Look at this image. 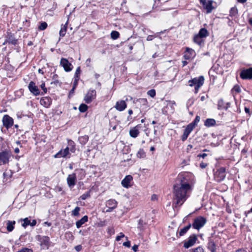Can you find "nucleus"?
<instances>
[{
    "mask_svg": "<svg viewBox=\"0 0 252 252\" xmlns=\"http://www.w3.org/2000/svg\"><path fill=\"white\" fill-rule=\"evenodd\" d=\"M192 190V186L187 178L179 176L173 187V204L175 207L182 206L190 196Z\"/></svg>",
    "mask_w": 252,
    "mask_h": 252,
    "instance_id": "nucleus-1",
    "label": "nucleus"
},
{
    "mask_svg": "<svg viewBox=\"0 0 252 252\" xmlns=\"http://www.w3.org/2000/svg\"><path fill=\"white\" fill-rule=\"evenodd\" d=\"M76 151L75 143L71 140L68 141V145L64 149H61L56 155H54L55 158H70L71 153H75Z\"/></svg>",
    "mask_w": 252,
    "mask_h": 252,
    "instance_id": "nucleus-2",
    "label": "nucleus"
},
{
    "mask_svg": "<svg viewBox=\"0 0 252 252\" xmlns=\"http://www.w3.org/2000/svg\"><path fill=\"white\" fill-rule=\"evenodd\" d=\"M204 78L203 76L195 77L189 81V85L190 87H194V93L197 94L200 88L203 85Z\"/></svg>",
    "mask_w": 252,
    "mask_h": 252,
    "instance_id": "nucleus-3",
    "label": "nucleus"
},
{
    "mask_svg": "<svg viewBox=\"0 0 252 252\" xmlns=\"http://www.w3.org/2000/svg\"><path fill=\"white\" fill-rule=\"evenodd\" d=\"M36 239L40 242V245L43 249H48L50 245V241L49 237L39 235L36 236Z\"/></svg>",
    "mask_w": 252,
    "mask_h": 252,
    "instance_id": "nucleus-4",
    "label": "nucleus"
},
{
    "mask_svg": "<svg viewBox=\"0 0 252 252\" xmlns=\"http://www.w3.org/2000/svg\"><path fill=\"white\" fill-rule=\"evenodd\" d=\"M206 221L207 220L204 217H198L194 220L192 226L195 229L199 230L206 224Z\"/></svg>",
    "mask_w": 252,
    "mask_h": 252,
    "instance_id": "nucleus-5",
    "label": "nucleus"
},
{
    "mask_svg": "<svg viewBox=\"0 0 252 252\" xmlns=\"http://www.w3.org/2000/svg\"><path fill=\"white\" fill-rule=\"evenodd\" d=\"M225 175V168L221 167L215 172L214 178L216 181L220 182L224 179Z\"/></svg>",
    "mask_w": 252,
    "mask_h": 252,
    "instance_id": "nucleus-6",
    "label": "nucleus"
},
{
    "mask_svg": "<svg viewBox=\"0 0 252 252\" xmlns=\"http://www.w3.org/2000/svg\"><path fill=\"white\" fill-rule=\"evenodd\" d=\"M11 154L9 151H4L0 152V165L8 163Z\"/></svg>",
    "mask_w": 252,
    "mask_h": 252,
    "instance_id": "nucleus-7",
    "label": "nucleus"
},
{
    "mask_svg": "<svg viewBox=\"0 0 252 252\" xmlns=\"http://www.w3.org/2000/svg\"><path fill=\"white\" fill-rule=\"evenodd\" d=\"M240 76L243 80L252 79V67L242 70Z\"/></svg>",
    "mask_w": 252,
    "mask_h": 252,
    "instance_id": "nucleus-8",
    "label": "nucleus"
},
{
    "mask_svg": "<svg viewBox=\"0 0 252 252\" xmlns=\"http://www.w3.org/2000/svg\"><path fill=\"white\" fill-rule=\"evenodd\" d=\"M60 65L63 68L66 72L71 71L73 68V66L68 60L65 58H62L60 61Z\"/></svg>",
    "mask_w": 252,
    "mask_h": 252,
    "instance_id": "nucleus-9",
    "label": "nucleus"
},
{
    "mask_svg": "<svg viewBox=\"0 0 252 252\" xmlns=\"http://www.w3.org/2000/svg\"><path fill=\"white\" fill-rule=\"evenodd\" d=\"M197 240V236L195 234L191 235L188 238V240L184 243V247L186 249H188L195 245Z\"/></svg>",
    "mask_w": 252,
    "mask_h": 252,
    "instance_id": "nucleus-10",
    "label": "nucleus"
},
{
    "mask_svg": "<svg viewBox=\"0 0 252 252\" xmlns=\"http://www.w3.org/2000/svg\"><path fill=\"white\" fill-rule=\"evenodd\" d=\"M96 97V91L94 90H89L84 97V101L87 103H89L95 99Z\"/></svg>",
    "mask_w": 252,
    "mask_h": 252,
    "instance_id": "nucleus-11",
    "label": "nucleus"
},
{
    "mask_svg": "<svg viewBox=\"0 0 252 252\" xmlns=\"http://www.w3.org/2000/svg\"><path fill=\"white\" fill-rule=\"evenodd\" d=\"M2 123L7 129L11 127L14 123L13 119L7 115H5L2 118Z\"/></svg>",
    "mask_w": 252,
    "mask_h": 252,
    "instance_id": "nucleus-12",
    "label": "nucleus"
},
{
    "mask_svg": "<svg viewBox=\"0 0 252 252\" xmlns=\"http://www.w3.org/2000/svg\"><path fill=\"white\" fill-rule=\"evenodd\" d=\"M200 3L203 5V7L207 10V13H211L213 9L212 1L207 0H199Z\"/></svg>",
    "mask_w": 252,
    "mask_h": 252,
    "instance_id": "nucleus-13",
    "label": "nucleus"
},
{
    "mask_svg": "<svg viewBox=\"0 0 252 252\" xmlns=\"http://www.w3.org/2000/svg\"><path fill=\"white\" fill-rule=\"evenodd\" d=\"M193 128H194L193 124H189L187 126L186 129L184 130V133L182 136V141H184L187 139L189 133L192 131Z\"/></svg>",
    "mask_w": 252,
    "mask_h": 252,
    "instance_id": "nucleus-14",
    "label": "nucleus"
},
{
    "mask_svg": "<svg viewBox=\"0 0 252 252\" xmlns=\"http://www.w3.org/2000/svg\"><path fill=\"white\" fill-rule=\"evenodd\" d=\"M28 88L30 91L34 95H38L40 94V91L37 86H36L35 83L33 81H31L30 82L28 86Z\"/></svg>",
    "mask_w": 252,
    "mask_h": 252,
    "instance_id": "nucleus-15",
    "label": "nucleus"
},
{
    "mask_svg": "<svg viewBox=\"0 0 252 252\" xmlns=\"http://www.w3.org/2000/svg\"><path fill=\"white\" fill-rule=\"evenodd\" d=\"M67 183L68 187L70 188L73 187L76 184V176L75 173L70 174L67 178Z\"/></svg>",
    "mask_w": 252,
    "mask_h": 252,
    "instance_id": "nucleus-16",
    "label": "nucleus"
},
{
    "mask_svg": "<svg viewBox=\"0 0 252 252\" xmlns=\"http://www.w3.org/2000/svg\"><path fill=\"white\" fill-rule=\"evenodd\" d=\"M127 106V104L124 100H119L118 101L115 106V109L119 111H124Z\"/></svg>",
    "mask_w": 252,
    "mask_h": 252,
    "instance_id": "nucleus-17",
    "label": "nucleus"
},
{
    "mask_svg": "<svg viewBox=\"0 0 252 252\" xmlns=\"http://www.w3.org/2000/svg\"><path fill=\"white\" fill-rule=\"evenodd\" d=\"M132 177L131 175H127L122 181V185L126 188H128L131 186V182L132 180Z\"/></svg>",
    "mask_w": 252,
    "mask_h": 252,
    "instance_id": "nucleus-18",
    "label": "nucleus"
},
{
    "mask_svg": "<svg viewBox=\"0 0 252 252\" xmlns=\"http://www.w3.org/2000/svg\"><path fill=\"white\" fill-rule=\"evenodd\" d=\"M141 127L140 125H138L131 128L129 130V135L131 137L136 138L139 134V128Z\"/></svg>",
    "mask_w": 252,
    "mask_h": 252,
    "instance_id": "nucleus-19",
    "label": "nucleus"
},
{
    "mask_svg": "<svg viewBox=\"0 0 252 252\" xmlns=\"http://www.w3.org/2000/svg\"><path fill=\"white\" fill-rule=\"evenodd\" d=\"M41 105L44 106L45 107H49L52 103V99L49 97H44L41 98L40 100Z\"/></svg>",
    "mask_w": 252,
    "mask_h": 252,
    "instance_id": "nucleus-20",
    "label": "nucleus"
},
{
    "mask_svg": "<svg viewBox=\"0 0 252 252\" xmlns=\"http://www.w3.org/2000/svg\"><path fill=\"white\" fill-rule=\"evenodd\" d=\"M136 102L140 104V107L146 109L148 108V101L146 98H140L136 100Z\"/></svg>",
    "mask_w": 252,
    "mask_h": 252,
    "instance_id": "nucleus-21",
    "label": "nucleus"
},
{
    "mask_svg": "<svg viewBox=\"0 0 252 252\" xmlns=\"http://www.w3.org/2000/svg\"><path fill=\"white\" fill-rule=\"evenodd\" d=\"M88 220V217L87 216H84L82 219L78 220L76 222V225L77 228H80L82 224L87 222Z\"/></svg>",
    "mask_w": 252,
    "mask_h": 252,
    "instance_id": "nucleus-22",
    "label": "nucleus"
},
{
    "mask_svg": "<svg viewBox=\"0 0 252 252\" xmlns=\"http://www.w3.org/2000/svg\"><path fill=\"white\" fill-rule=\"evenodd\" d=\"M117 202L114 199H110L106 203L107 207H110L111 209H115L117 206Z\"/></svg>",
    "mask_w": 252,
    "mask_h": 252,
    "instance_id": "nucleus-23",
    "label": "nucleus"
},
{
    "mask_svg": "<svg viewBox=\"0 0 252 252\" xmlns=\"http://www.w3.org/2000/svg\"><path fill=\"white\" fill-rule=\"evenodd\" d=\"M193 41L195 43L201 46L204 44V40L203 38L200 37L198 34L195 35L193 38Z\"/></svg>",
    "mask_w": 252,
    "mask_h": 252,
    "instance_id": "nucleus-24",
    "label": "nucleus"
},
{
    "mask_svg": "<svg viewBox=\"0 0 252 252\" xmlns=\"http://www.w3.org/2000/svg\"><path fill=\"white\" fill-rule=\"evenodd\" d=\"M15 221L8 220L6 223V229L8 232H11L14 228Z\"/></svg>",
    "mask_w": 252,
    "mask_h": 252,
    "instance_id": "nucleus-25",
    "label": "nucleus"
},
{
    "mask_svg": "<svg viewBox=\"0 0 252 252\" xmlns=\"http://www.w3.org/2000/svg\"><path fill=\"white\" fill-rule=\"evenodd\" d=\"M208 249L211 252H216V245L214 241H210L208 244Z\"/></svg>",
    "mask_w": 252,
    "mask_h": 252,
    "instance_id": "nucleus-26",
    "label": "nucleus"
},
{
    "mask_svg": "<svg viewBox=\"0 0 252 252\" xmlns=\"http://www.w3.org/2000/svg\"><path fill=\"white\" fill-rule=\"evenodd\" d=\"M197 34L203 38L208 36L209 33L206 29L201 28Z\"/></svg>",
    "mask_w": 252,
    "mask_h": 252,
    "instance_id": "nucleus-27",
    "label": "nucleus"
},
{
    "mask_svg": "<svg viewBox=\"0 0 252 252\" xmlns=\"http://www.w3.org/2000/svg\"><path fill=\"white\" fill-rule=\"evenodd\" d=\"M216 121L213 119H207L205 121L204 125L207 127H210L215 126Z\"/></svg>",
    "mask_w": 252,
    "mask_h": 252,
    "instance_id": "nucleus-28",
    "label": "nucleus"
},
{
    "mask_svg": "<svg viewBox=\"0 0 252 252\" xmlns=\"http://www.w3.org/2000/svg\"><path fill=\"white\" fill-rule=\"evenodd\" d=\"M17 42V40L12 36L10 35L8 37V39L5 41L3 44L4 45L5 43H8L12 45H16Z\"/></svg>",
    "mask_w": 252,
    "mask_h": 252,
    "instance_id": "nucleus-29",
    "label": "nucleus"
},
{
    "mask_svg": "<svg viewBox=\"0 0 252 252\" xmlns=\"http://www.w3.org/2000/svg\"><path fill=\"white\" fill-rule=\"evenodd\" d=\"M68 22L67 21L64 25H62L60 31V36L63 37L65 35L67 27Z\"/></svg>",
    "mask_w": 252,
    "mask_h": 252,
    "instance_id": "nucleus-30",
    "label": "nucleus"
},
{
    "mask_svg": "<svg viewBox=\"0 0 252 252\" xmlns=\"http://www.w3.org/2000/svg\"><path fill=\"white\" fill-rule=\"evenodd\" d=\"M191 224H189L188 225L185 226L183 228L181 229L179 232V235L180 236H183L185 234L187 233L188 230L190 228Z\"/></svg>",
    "mask_w": 252,
    "mask_h": 252,
    "instance_id": "nucleus-31",
    "label": "nucleus"
},
{
    "mask_svg": "<svg viewBox=\"0 0 252 252\" xmlns=\"http://www.w3.org/2000/svg\"><path fill=\"white\" fill-rule=\"evenodd\" d=\"M218 108L219 110L225 109H227L228 108V106H225L224 105V102L222 100H220L218 101Z\"/></svg>",
    "mask_w": 252,
    "mask_h": 252,
    "instance_id": "nucleus-32",
    "label": "nucleus"
},
{
    "mask_svg": "<svg viewBox=\"0 0 252 252\" xmlns=\"http://www.w3.org/2000/svg\"><path fill=\"white\" fill-rule=\"evenodd\" d=\"M137 157L138 158H144L146 157V153L143 149H139L137 153Z\"/></svg>",
    "mask_w": 252,
    "mask_h": 252,
    "instance_id": "nucleus-33",
    "label": "nucleus"
},
{
    "mask_svg": "<svg viewBox=\"0 0 252 252\" xmlns=\"http://www.w3.org/2000/svg\"><path fill=\"white\" fill-rule=\"evenodd\" d=\"M120 34L118 32L113 31L111 33V37L113 39H117L119 37Z\"/></svg>",
    "mask_w": 252,
    "mask_h": 252,
    "instance_id": "nucleus-34",
    "label": "nucleus"
},
{
    "mask_svg": "<svg viewBox=\"0 0 252 252\" xmlns=\"http://www.w3.org/2000/svg\"><path fill=\"white\" fill-rule=\"evenodd\" d=\"M87 109L88 106L85 104H81L79 107V110L81 112H85Z\"/></svg>",
    "mask_w": 252,
    "mask_h": 252,
    "instance_id": "nucleus-35",
    "label": "nucleus"
},
{
    "mask_svg": "<svg viewBox=\"0 0 252 252\" xmlns=\"http://www.w3.org/2000/svg\"><path fill=\"white\" fill-rule=\"evenodd\" d=\"M80 210V208L79 207H76L75 209L72 211V215L74 216H78L79 215V211Z\"/></svg>",
    "mask_w": 252,
    "mask_h": 252,
    "instance_id": "nucleus-36",
    "label": "nucleus"
},
{
    "mask_svg": "<svg viewBox=\"0 0 252 252\" xmlns=\"http://www.w3.org/2000/svg\"><path fill=\"white\" fill-rule=\"evenodd\" d=\"M237 13V9L236 7H232L230 10V16H233Z\"/></svg>",
    "mask_w": 252,
    "mask_h": 252,
    "instance_id": "nucleus-37",
    "label": "nucleus"
},
{
    "mask_svg": "<svg viewBox=\"0 0 252 252\" xmlns=\"http://www.w3.org/2000/svg\"><path fill=\"white\" fill-rule=\"evenodd\" d=\"M88 140V137L87 136H82L79 138L80 142L83 145L85 144Z\"/></svg>",
    "mask_w": 252,
    "mask_h": 252,
    "instance_id": "nucleus-38",
    "label": "nucleus"
},
{
    "mask_svg": "<svg viewBox=\"0 0 252 252\" xmlns=\"http://www.w3.org/2000/svg\"><path fill=\"white\" fill-rule=\"evenodd\" d=\"M24 223L22 224V226L24 227H26L28 225L31 224V221L28 219V218H26L23 220Z\"/></svg>",
    "mask_w": 252,
    "mask_h": 252,
    "instance_id": "nucleus-39",
    "label": "nucleus"
},
{
    "mask_svg": "<svg viewBox=\"0 0 252 252\" xmlns=\"http://www.w3.org/2000/svg\"><path fill=\"white\" fill-rule=\"evenodd\" d=\"M47 27V24L46 22H42L40 24V26H39V29L40 30L43 31L46 29Z\"/></svg>",
    "mask_w": 252,
    "mask_h": 252,
    "instance_id": "nucleus-40",
    "label": "nucleus"
},
{
    "mask_svg": "<svg viewBox=\"0 0 252 252\" xmlns=\"http://www.w3.org/2000/svg\"><path fill=\"white\" fill-rule=\"evenodd\" d=\"M147 94L152 97H154L156 95V91L154 89H152L148 91Z\"/></svg>",
    "mask_w": 252,
    "mask_h": 252,
    "instance_id": "nucleus-41",
    "label": "nucleus"
},
{
    "mask_svg": "<svg viewBox=\"0 0 252 252\" xmlns=\"http://www.w3.org/2000/svg\"><path fill=\"white\" fill-rule=\"evenodd\" d=\"M192 252H204V249L202 247L199 246L192 250Z\"/></svg>",
    "mask_w": 252,
    "mask_h": 252,
    "instance_id": "nucleus-42",
    "label": "nucleus"
},
{
    "mask_svg": "<svg viewBox=\"0 0 252 252\" xmlns=\"http://www.w3.org/2000/svg\"><path fill=\"white\" fill-rule=\"evenodd\" d=\"M200 119V117L198 116H196L195 117V119H194L193 122L192 123H190V124H193L194 128L195 126L196 125V124L199 122Z\"/></svg>",
    "mask_w": 252,
    "mask_h": 252,
    "instance_id": "nucleus-43",
    "label": "nucleus"
},
{
    "mask_svg": "<svg viewBox=\"0 0 252 252\" xmlns=\"http://www.w3.org/2000/svg\"><path fill=\"white\" fill-rule=\"evenodd\" d=\"M90 193L89 192H88L86 193L82 194L80 198H81L82 200H85L86 198L90 197Z\"/></svg>",
    "mask_w": 252,
    "mask_h": 252,
    "instance_id": "nucleus-44",
    "label": "nucleus"
},
{
    "mask_svg": "<svg viewBox=\"0 0 252 252\" xmlns=\"http://www.w3.org/2000/svg\"><path fill=\"white\" fill-rule=\"evenodd\" d=\"M81 72L80 67L79 66L77 67V68L76 70L75 73V78H79V76L80 75Z\"/></svg>",
    "mask_w": 252,
    "mask_h": 252,
    "instance_id": "nucleus-45",
    "label": "nucleus"
},
{
    "mask_svg": "<svg viewBox=\"0 0 252 252\" xmlns=\"http://www.w3.org/2000/svg\"><path fill=\"white\" fill-rule=\"evenodd\" d=\"M40 87L43 90V92H44V93H47V89L45 87V85L44 83H42L40 85Z\"/></svg>",
    "mask_w": 252,
    "mask_h": 252,
    "instance_id": "nucleus-46",
    "label": "nucleus"
},
{
    "mask_svg": "<svg viewBox=\"0 0 252 252\" xmlns=\"http://www.w3.org/2000/svg\"><path fill=\"white\" fill-rule=\"evenodd\" d=\"M124 236H125V235L124 234H123L122 233H121L120 235L117 236L116 237V241H119L121 240V239L122 238H123Z\"/></svg>",
    "mask_w": 252,
    "mask_h": 252,
    "instance_id": "nucleus-47",
    "label": "nucleus"
},
{
    "mask_svg": "<svg viewBox=\"0 0 252 252\" xmlns=\"http://www.w3.org/2000/svg\"><path fill=\"white\" fill-rule=\"evenodd\" d=\"M233 90L237 93H240L241 92L240 88L238 86H235L233 88Z\"/></svg>",
    "mask_w": 252,
    "mask_h": 252,
    "instance_id": "nucleus-48",
    "label": "nucleus"
},
{
    "mask_svg": "<svg viewBox=\"0 0 252 252\" xmlns=\"http://www.w3.org/2000/svg\"><path fill=\"white\" fill-rule=\"evenodd\" d=\"M158 198V196L156 194H153L151 196V200L152 201H157Z\"/></svg>",
    "mask_w": 252,
    "mask_h": 252,
    "instance_id": "nucleus-49",
    "label": "nucleus"
},
{
    "mask_svg": "<svg viewBox=\"0 0 252 252\" xmlns=\"http://www.w3.org/2000/svg\"><path fill=\"white\" fill-rule=\"evenodd\" d=\"M154 35H148L147 37V41H151L153 40V39L154 38Z\"/></svg>",
    "mask_w": 252,
    "mask_h": 252,
    "instance_id": "nucleus-50",
    "label": "nucleus"
},
{
    "mask_svg": "<svg viewBox=\"0 0 252 252\" xmlns=\"http://www.w3.org/2000/svg\"><path fill=\"white\" fill-rule=\"evenodd\" d=\"M123 245L126 247H129L130 246V242L129 241L125 242L123 243Z\"/></svg>",
    "mask_w": 252,
    "mask_h": 252,
    "instance_id": "nucleus-51",
    "label": "nucleus"
},
{
    "mask_svg": "<svg viewBox=\"0 0 252 252\" xmlns=\"http://www.w3.org/2000/svg\"><path fill=\"white\" fill-rule=\"evenodd\" d=\"M81 249H82V246L81 245H78L75 247V249L77 252L81 251Z\"/></svg>",
    "mask_w": 252,
    "mask_h": 252,
    "instance_id": "nucleus-52",
    "label": "nucleus"
},
{
    "mask_svg": "<svg viewBox=\"0 0 252 252\" xmlns=\"http://www.w3.org/2000/svg\"><path fill=\"white\" fill-rule=\"evenodd\" d=\"M207 166V163H204V162H202L200 163V167L201 168H205Z\"/></svg>",
    "mask_w": 252,
    "mask_h": 252,
    "instance_id": "nucleus-53",
    "label": "nucleus"
},
{
    "mask_svg": "<svg viewBox=\"0 0 252 252\" xmlns=\"http://www.w3.org/2000/svg\"><path fill=\"white\" fill-rule=\"evenodd\" d=\"M132 249L134 252H136L138 250V246L135 245L132 247Z\"/></svg>",
    "mask_w": 252,
    "mask_h": 252,
    "instance_id": "nucleus-54",
    "label": "nucleus"
},
{
    "mask_svg": "<svg viewBox=\"0 0 252 252\" xmlns=\"http://www.w3.org/2000/svg\"><path fill=\"white\" fill-rule=\"evenodd\" d=\"M36 220H33L32 222H31V224H30V225L31 226H35L36 225Z\"/></svg>",
    "mask_w": 252,
    "mask_h": 252,
    "instance_id": "nucleus-55",
    "label": "nucleus"
},
{
    "mask_svg": "<svg viewBox=\"0 0 252 252\" xmlns=\"http://www.w3.org/2000/svg\"><path fill=\"white\" fill-rule=\"evenodd\" d=\"M186 51L190 54H192V53H194V51L192 49H189V48H187Z\"/></svg>",
    "mask_w": 252,
    "mask_h": 252,
    "instance_id": "nucleus-56",
    "label": "nucleus"
},
{
    "mask_svg": "<svg viewBox=\"0 0 252 252\" xmlns=\"http://www.w3.org/2000/svg\"><path fill=\"white\" fill-rule=\"evenodd\" d=\"M108 207V209L106 210V212H111L113 210H114V209H111V208L110 207Z\"/></svg>",
    "mask_w": 252,
    "mask_h": 252,
    "instance_id": "nucleus-57",
    "label": "nucleus"
},
{
    "mask_svg": "<svg viewBox=\"0 0 252 252\" xmlns=\"http://www.w3.org/2000/svg\"><path fill=\"white\" fill-rule=\"evenodd\" d=\"M198 156L200 157H202V158H204L205 157H206L207 156V154H202L198 155Z\"/></svg>",
    "mask_w": 252,
    "mask_h": 252,
    "instance_id": "nucleus-58",
    "label": "nucleus"
},
{
    "mask_svg": "<svg viewBox=\"0 0 252 252\" xmlns=\"http://www.w3.org/2000/svg\"><path fill=\"white\" fill-rule=\"evenodd\" d=\"M239 2L244 3L246 2L247 0H237Z\"/></svg>",
    "mask_w": 252,
    "mask_h": 252,
    "instance_id": "nucleus-59",
    "label": "nucleus"
},
{
    "mask_svg": "<svg viewBox=\"0 0 252 252\" xmlns=\"http://www.w3.org/2000/svg\"><path fill=\"white\" fill-rule=\"evenodd\" d=\"M128 113L129 115H131L133 114V111L131 110V109H129L128 111Z\"/></svg>",
    "mask_w": 252,
    "mask_h": 252,
    "instance_id": "nucleus-60",
    "label": "nucleus"
},
{
    "mask_svg": "<svg viewBox=\"0 0 252 252\" xmlns=\"http://www.w3.org/2000/svg\"><path fill=\"white\" fill-rule=\"evenodd\" d=\"M182 63H183V66H184L187 64L188 62L186 61H184L182 62Z\"/></svg>",
    "mask_w": 252,
    "mask_h": 252,
    "instance_id": "nucleus-61",
    "label": "nucleus"
},
{
    "mask_svg": "<svg viewBox=\"0 0 252 252\" xmlns=\"http://www.w3.org/2000/svg\"><path fill=\"white\" fill-rule=\"evenodd\" d=\"M184 57H185V58L187 60H188L190 58V57L189 56H188L187 54H185Z\"/></svg>",
    "mask_w": 252,
    "mask_h": 252,
    "instance_id": "nucleus-62",
    "label": "nucleus"
},
{
    "mask_svg": "<svg viewBox=\"0 0 252 252\" xmlns=\"http://www.w3.org/2000/svg\"><path fill=\"white\" fill-rule=\"evenodd\" d=\"M14 152L15 153H18L19 152V149L18 148H16L15 149Z\"/></svg>",
    "mask_w": 252,
    "mask_h": 252,
    "instance_id": "nucleus-63",
    "label": "nucleus"
},
{
    "mask_svg": "<svg viewBox=\"0 0 252 252\" xmlns=\"http://www.w3.org/2000/svg\"><path fill=\"white\" fill-rule=\"evenodd\" d=\"M38 71V72L39 73H41V74H42L44 73V72H43V71L42 69H39Z\"/></svg>",
    "mask_w": 252,
    "mask_h": 252,
    "instance_id": "nucleus-64",
    "label": "nucleus"
}]
</instances>
